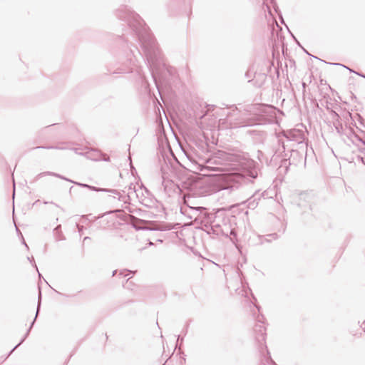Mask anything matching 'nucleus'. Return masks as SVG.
<instances>
[{
  "label": "nucleus",
  "instance_id": "39448f33",
  "mask_svg": "<svg viewBox=\"0 0 365 365\" xmlns=\"http://www.w3.org/2000/svg\"><path fill=\"white\" fill-rule=\"evenodd\" d=\"M265 327L261 322L255 324L254 331L255 333V338L259 343H262L265 340Z\"/></svg>",
  "mask_w": 365,
  "mask_h": 365
},
{
  "label": "nucleus",
  "instance_id": "0eeeda50",
  "mask_svg": "<svg viewBox=\"0 0 365 365\" xmlns=\"http://www.w3.org/2000/svg\"><path fill=\"white\" fill-rule=\"evenodd\" d=\"M105 191L113 194L115 198H118L119 201H121L124 203H127L129 200V193L125 195V192H123V193H120L116 190H105Z\"/></svg>",
  "mask_w": 365,
  "mask_h": 365
},
{
  "label": "nucleus",
  "instance_id": "f257e3e1",
  "mask_svg": "<svg viewBox=\"0 0 365 365\" xmlns=\"http://www.w3.org/2000/svg\"><path fill=\"white\" fill-rule=\"evenodd\" d=\"M205 168L212 171H232L207 178L197 182L195 187L201 189L199 195H210L223 192V195L233 196L247 182V177H257L256 163L242 154L217 150L205 158Z\"/></svg>",
  "mask_w": 365,
  "mask_h": 365
},
{
  "label": "nucleus",
  "instance_id": "4468645a",
  "mask_svg": "<svg viewBox=\"0 0 365 365\" xmlns=\"http://www.w3.org/2000/svg\"><path fill=\"white\" fill-rule=\"evenodd\" d=\"M276 236L277 235L276 234H273V235H269V237H272L273 239H275L276 238Z\"/></svg>",
  "mask_w": 365,
  "mask_h": 365
},
{
  "label": "nucleus",
  "instance_id": "4be33fe9",
  "mask_svg": "<svg viewBox=\"0 0 365 365\" xmlns=\"http://www.w3.org/2000/svg\"><path fill=\"white\" fill-rule=\"evenodd\" d=\"M356 74L360 76V73H359L358 72H356Z\"/></svg>",
  "mask_w": 365,
  "mask_h": 365
},
{
  "label": "nucleus",
  "instance_id": "f03ea898",
  "mask_svg": "<svg viewBox=\"0 0 365 365\" xmlns=\"http://www.w3.org/2000/svg\"><path fill=\"white\" fill-rule=\"evenodd\" d=\"M139 40L145 53L146 59L150 66L153 78L155 79V71H158V61L160 60V52L155 41L150 35L139 34Z\"/></svg>",
  "mask_w": 365,
  "mask_h": 365
},
{
  "label": "nucleus",
  "instance_id": "aec40b11",
  "mask_svg": "<svg viewBox=\"0 0 365 365\" xmlns=\"http://www.w3.org/2000/svg\"><path fill=\"white\" fill-rule=\"evenodd\" d=\"M116 272H117L116 270L113 271V276H114L116 274Z\"/></svg>",
  "mask_w": 365,
  "mask_h": 365
},
{
  "label": "nucleus",
  "instance_id": "9b49d317",
  "mask_svg": "<svg viewBox=\"0 0 365 365\" xmlns=\"http://www.w3.org/2000/svg\"><path fill=\"white\" fill-rule=\"evenodd\" d=\"M36 148L63 149V148H61V147H57V146H56V147H53V146H52V147H43V146H41H41H38V147H37Z\"/></svg>",
  "mask_w": 365,
  "mask_h": 365
},
{
  "label": "nucleus",
  "instance_id": "393cba45",
  "mask_svg": "<svg viewBox=\"0 0 365 365\" xmlns=\"http://www.w3.org/2000/svg\"><path fill=\"white\" fill-rule=\"evenodd\" d=\"M361 76L365 78V76H364V75H361Z\"/></svg>",
  "mask_w": 365,
  "mask_h": 365
},
{
  "label": "nucleus",
  "instance_id": "ddd939ff",
  "mask_svg": "<svg viewBox=\"0 0 365 365\" xmlns=\"http://www.w3.org/2000/svg\"><path fill=\"white\" fill-rule=\"evenodd\" d=\"M268 360H269L272 364H273L274 365H275V363L272 361V359L270 358V356H268Z\"/></svg>",
  "mask_w": 365,
  "mask_h": 365
},
{
  "label": "nucleus",
  "instance_id": "6ab92c4d",
  "mask_svg": "<svg viewBox=\"0 0 365 365\" xmlns=\"http://www.w3.org/2000/svg\"><path fill=\"white\" fill-rule=\"evenodd\" d=\"M124 71H116L115 73H123Z\"/></svg>",
  "mask_w": 365,
  "mask_h": 365
},
{
  "label": "nucleus",
  "instance_id": "7ed1b4c3",
  "mask_svg": "<svg viewBox=\"0 0 365 365\" xmlns=\"http://www.w3.org/2000/svg\"><path fill=\"white\" fill-rule=\"evenodd\" d=\"M46 175H52V176H55V177H57L58 178H61V179H63V180H67V181H69L71 182H73V183H75L77 185H79L81 187H87L90 190H96V191H98L99 190L98 188H96V187H93V186H91V185H88L87 184H83V183H80V182H73V180H69L59 174H57V173H52V172H43V173H39L37 176H36V180L38 179H40L42 177H44V176H46Z\"/></svg>",
  "mask_w": 365,
  "mask_h": 365
},
{
  "label": "nucleus",
  "instance_id": "412c9836",
  "mask_svg": "<svg viewBox=\"0 0 365 365\" xmlns=\"http://www.w3.org/2000/svg\"><path fill=\"white\" fill-rule=\"evenodd\" d=\"M87 239H88V237H84V240H83L85 241V240H86Z\"/></svg>",
  "mask_w": 365,
  "mask_h": 365
},
{
  "label": "nucleus",
  "instance_id": "6e6552de",
  "mask_svg": "<svg viewBox=\"0 0 365 365\" xmlns=\"http://www.w3.org/2000/svg\"><path fill=\"white\" fill-rule=\"evenodd\" d=\"M40 298H41V292L39 293V296H38V307H37V312H36V317H35V319L33 321V322L31 323V325L29 328V329L28 330V331L26 332L25 336L21 339V341L10 351V353L9 354L8 356L25 340V339L27 337V336L29 335V331L32 327V326L34 325V322L38 316V311H39V308H40Z\"/></svg>",
  "mask_w": 365,
  "mask_h": 365
},
{
  "label": "nucleus",
  "instance_id": "20e7f679",
  "mask_svg": "<svg viewBox=\"0 0 365 365\" xmlns=\"http://www.w3.org/2000/svg\"><path fill=\"white\" fill-rule=\"evenodd\" d=\"M118 16L119 18L127 21L129 25L131 27L135 28V29H137L136 26L133 21H131V19H133L134 21H136L139 26H141L142 20L140 19V17L138 14L133 13V11H128V14L126 16L123 15L121 13L118 14Z\"/></svg>",
  "mask_w": 365,
  "mask_h": 365
},
{
  "label": "nucleus",
  "instance_id": "2eb2a0df",
  "mask_svg": "<svg viewBox=\"0 0 365 365\" xmlns=\"http://www.w3.org/2000/svg\"><path fill=\"white\" fill-rule=\"evenodd\" d=\"M203 163H204V165H202V166H203V168H201V170H203L204 169H207V170H208L207 168H205V159L203 160Z\"/></svg>",
  "mask_w": 365,
  "mask_h": 365
},
{
  "label": "nucleus",
  "instance_id": "f3484780",
  "mask_svg": "<svg viewBox=\"0 0 365 365\" xmlns=\"http://www.w3.org/2000/svg\"><path fill=\"white\" fill-rule=\"evenodd\" d=\"M361 327L363 329H365V321L363 322L362 325H361Z\"/></svg>",
  "mask_w": 365,
  "mask_h": 365
},
{
  "label": "nucleus",
  "instance_id": "a211bd4d",
  "mask_svg": "<svg viewBox=\"0 0 365 365\" xmlns=\"http://www.w3.org/2000/svg\"><path fill=\"white\" fill-rule=\"evenodd\" d=\"M157 72H158V71H156L155 72V74L157 73ZM153 79H154V81H157V80H156V78L155 79V78H153ZM155 84H158V82H155Z\"/></svg>",
  "mask_w": 365,
  "mask_h": 365
},
{
  "label": "nucleus",
  "instance_id": "423d86ee",
  "mask_svg": "<svg viewBox=\"0 0 365 365\" xmlns=\"http://www.w3.org/2000/svg\"><path fill=\"white\" fill-rule=\"evenodd\" d=\"M331 116L333 121V125L339 135L342 133V125L339 121V115L334 110H331Z\"/></svg>",
  "mask_w": 365,
  "mask_h": 365
},
{
  "label": "nucleus",
  "instance_id": "5701e85b",
  "mask_svg": "<svg viewBox=\"0 0 365 365\" xmlns=\"http://www.w3.org/2000/svg\"><path fill=\"white\" fill-rule=\"evenodd\" d=\"M356 74L360 76V73H359L358 72H356Z\"/></svg>",
  "mask_w": 365,
  "mask_h": 365
},
{
  "label": "nucleus",
  "instance_id": "b1692460",
  "mask_svg": "<svg viewBox=\"0 0 365 365\" xmlns=\"http://www.w3.org/2000/svg\"><path fill=\"white\" fill-rule=\"evenodd\" d=\"M356 74L360 76V73H359L358 72H356Z\"/></svg>",
  "mask_w": 365,
  "mask_h": 365
},
{
  "label": "nucleus",
  "instance_id": "dca6fc26",
  "mask_svg": "<svg viewBox=\"0 0 365 365\" xmlns=\"http://www.w3.org/2000/svg\"><path fill=\"white\" fill-rule=\"evenodd\" d=\"M203 163H204V165H202V166H203V168H201V170H203L204 169H207V170H208L207 168H205V159L203 160Z\"/></svg>",
  "mask_w": 365,
  "mask_h": 365
},
{
  "label": "nucleus",
  "instance_id": "f8f14e48",
  "mask_svg": "<svg viewBox=\"0 0 365 365\" xmlns=\"http://www.w3.org/2000/svg\"><path fill=\"white\" fill-rule=\"evenodd\" d=\"M212 228H213V226L212 227ZM213 230V232L215 233L216 235H219L220 234V231L218 230V227L215 230V229H212Z\"/></svg>",
  "mask_w": 365,
  "mask_h": 365
},
{
  "label": "nucleus",
  "instance_id": "1a4fd4ad",
  "mask_svg": "<svg viewBox=\"0 0 365 365\" xmlns=\"http://www.w3.org/2000/svg\"><path fill=\"white\" fill-rule=\"evenodd\" d=\"M190 208L196 212H200L199 214H197L196 216H195V220H202V217H201V215H203V216L206 215V211H205L206 209L203 207H190Z\"/></svg>",
  "mask_w": 365,
  "mask_h": 365
},
{
  "label": "nucleus",
  "instance_id": "9d476101",
  "mask_svg": "<svg viewBox=\"0 0 365 365\" xmlns=\"http://www.w3.org/2000/svg\"><path fill=\"white\" fill-rule=\"evenodd\" d=\"M302 135V133H300L299 131L293 130L289 133L287 138H289L293 140H296L298 143H300L303 140Z\"/></svg>",
  "mask_w": 365,
  "mask_h": 365
}]
</instances>
